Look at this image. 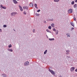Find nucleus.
<instances>
[{"label":"nucleus","mask_w":77,"mask_h":77,"mask_svg":"<svg viewBox=\"0 0 77 77\" xmlns=\"http://www.w3.org/2000/svg\"><path fill=\"white\" fill-rule=\"evenodd\" d=\"M16 14H18V13L16 12H13L11 14V15L12 17H14Z\"/></svg>","instance_id":"1"},{"label":"nucleus","mask_w":77,"mask_h":77,"mask_svg":"<svg viewBox=\"0 0 77 77\" xmlns=\"http://www.w3.org/2000/svg\"><path fill=\"white\" fill-rule=\"evenodd\" d=\"M29 65V61H26L24 63V66H27Z\"/></svg>","instance_id":"2"},{"label":"nucleus","mask_w":77,"mask_h":77,"mask_svg":"<svg viewBox=\"0 0 77 77\" xmlns=\"http://www.w3.org/2000/svg\"><path fill=\"white\" fill-rule=\"evenodd\" d=\"M68 12L69 14H71V13H72V9H70L68 10Z\"/></svg>","instance_id":"3"},{"label":"nucleus","mask_w":77,"mask_h":77,"mask_svg":"<svg viewBox=\"0 0 77 77\" xmlns=\"http://www.w3.org/2000/svg\"><path fill=\"white\" fill-rule=\"evenodd\" d=\"M49 72L52 74V75H55V73L53 70H50Z\"/></svg>","instance_id":"4"},{"label":"nucleus","mask_w":77,"mask_h":77,"mask_svg":"<svg viewBox=\"0 0 77 77\" xmlns=\"http://www.w3.org/2000/svg\"><path fill=\"white\" fill-rule=\"evenodd\" d=\"M75 69V67H72L70 69V71L71 72H73L74 71V69Z\"/></svg>","instance_id":"5"},{"label":"nucleus","mask_w":77,"mask_h":77,"mask_svg":"<svg viewBox=\"0 0 77 77\" xmlns=\"http://www.w3.org/2000/svg\"><path fill=\"white\" fill-rule=\"evenodd\" d=\"M2 76L3 77H7V75L5 73L2 74Z\"/></svg>","instance_id":"6"},{"label":"nucleus","mask_w":77,"mask_h":77,"mask_svg":"<svg viewBox=\"0 0 77 77\" xmlns=\"http://www.w3.org/2000/svg\"><path fill=\"white\" fill-rule=\"evenodd\" d=\"M19 7L20 8V10L21 11H23V9L21 6L20 5H19Z\"/></svg>","instance_id":"7"},{"label":"nucleus","mask_w":77,"mask_h":77,"mask_svg":"<svg viewBox=\"0 0 77 77\" xmlns=\"http://www.w3.org/2000/svg\"><path fill=\"white\" fill-rule=\"evenodd\" d=\"M66 53H66V54H69V53L70 52V51H69V50H67L66 51Z\"/></svg>","instance_id":"8"},{"label":"nucleus","mask_w":77,"mask_h":77,"mask_svg":"<svg viewBox=\"0 0 77 77\" xmlns=\"http://www.w3.org/2000/svg\"><path fill=\"white\" fill-rule=\"evenodd\" d=\"M29 6L30 7H31V8H33V3H31L29 4Z\"/></svg>","instance_id":"9"},{"label":"nucleus","mask_w":77,"mask_h":77,"mask_svg":"<svg viewBox=\"0 0 77 77\" xmlns=\"http://www.w3.org/2000/svg\"><path fill=\"white\" fill-rule=\"evenodd\" d=\"M13 2L15 4H17V3H18V2L16 0H13Z\"/></svg>","instance_id":"10"},{"label":"nucleus","mask_w":77,"mask_h":77,"mask_svg":"<svg viewBox=\"0 0 77 77\" xmlns=\"http://www.w3.org/2000/svg\"><path fill=\"white\" fill-rule=\"evenodd\" d=\"M8 51H11V52H12V51H13V50H12V48L11 49L8 48Z\"/></svg>","instance_id":"11"},{"label":"nucleus","mask_w":77,"mask_h":77,"mask_svg":"<svg viewBox=\"0 0 77 77\" xmlns=\"http://www.w3.org/2000/svg\"><path fill=\"white\" fill-rule=\"evenodd\" d=\"M23 9H28V7L27 6L23 7Z\"/></svg>","instance_id":"12"},{"label":"nucleus","mask_w":77,"mask_h":77,"mask_svg":"<svg viewBox=\"0 0 77 77\" xmlns=\"http://www.w3.org/2000/svg\"><path fill=\"white\" fill-rule=\"evenodd\" d=\"M49 41H54V38H49Z\"/></svg>","instance_id":"13"},{"label":"nucleus","mask_w":77,"mask_h":77,"mask_svg":"<svg viewBox=\"0 0 77 77\" xmlns=\"http://www.w3.org/2000/svg\"><path fill=\"white\" fill-rule=\"evenodd\" d=\"M46 31L47 32H49V33H51V32L48 29H46Z\"/></svg>","instance_id":"14"},{"label":"nucleus","mask_w":77,"mask_h":77,"mask_svg":"<svg viewBox=\"0 0 77 77\" xmlns=\"http://www.w3.org/2000/svg\"><path fill=\"white\" fill-rule=\"evenodd\" d=\"M66 35H67V36L68 37H70V34L69 33H67L66 34Z\"/></svg>","instance_id":"15"},{"label":"nucleus","mask_w":77,"mask_h":77,"mask_svg":"<svg viewBox=\"0 0 77 77\" xmlns=\"http://www.w3.org/2000/svg\"><path fill=\"white\" fill-rule=\"evenodd\" d=\"M34 6L35 8H36V9H38V7H37V4H35Z\"/></svg>","instance_id":"16"},{"label":"nucleus","mask_w":77,"mask_h":77,"mask_svg":"<svg viewBox=\"0 0 77 77\" xmlns=\"http://www.w3.org/2000/svg\"><path fill=\"white\" fill-rule=\"evenodd\" d=\"M71 25L73 26V27H74V24L73 23V22H71L70 23Z\"/></svg>","instance_id":"17"},{"label":"nucleus","mask_w":77,"mask_h":77,"mask_svg":"<svg viewBox=\"0 0 77 77\" xmlns=\"http://www.w3.org/2000/svg\"><path fill=\"white\" fill-rule=\"evenodd\" d=\"M54 2H59L60 1V0H54Z\"/></svg>","instance_id":"18"},{"label":"nucleus","mask_w":77,"mask_h":77,"mask_svg":"<svg viewBox=\"0 0 77 77\" xmlns=\"http://www.w3.org/2000/svg\"><path fill=\"white\" fill-rule=\"evenodd\" d=\"M54 23H53L51 24V26L52 27H54Z\"/></svg>","instance_id":"19"},{"label":"nucleus","mask_w":77,"mask_h":77,"mask_svg":"<svg viewBox=\"0 0 77 77\" xmlns=\"http://www.w3.org/2000/svg\"><path fill=\"white\" fill-rule=\"evenodd\" d=\"M47 50H46L44 52V54H46L47 53Z\"/></svg>","instance_id":"20"},{"label":"nucleus","mask_w":77,"mask_h":77,"mask_svg":"<svg viewBox=\"0 0 77 77\" xmlns=\"http://www.w3.org/2000/svg\"><path fill=\"white\" fill-rule=\"evenodd\" d=\"M49 71H50V70H52L51 69H52V68L51 67H50L49 68Z\"/></svg>","instance_id":"21"},{"label":"nucleus","mask_w":77,"mask_h":77,"mask_svg":"<svg viewBox=\"0 0 77 77\" xmlns=\"http://www.w3.org/2000/svg\"><path fill=\"white\" fill-rule=\"evenodd\" d=\"M74 8H77V4H75L74 5Z\"/></svg>","instance_id":"22"},{"label":"nucleus","mask_w":77,"mask_h":77,"mask_svg":"<svg viewBox=\"0 0 77 77\" xmlns=\"http://www.w3.org/2000/svg\"><path fill=\"white\" fill-rule=\"evenodd\" d=\"M58 33H59V31H58V30H57V31H56L55 32L56 35H57L58 34Z\"/></svg>","instance_id":"23"},{"label":"nucleus","mask_w":77,"mask_h":77,"mask_svg":"<svg viewBox=\"0 0 77 77\" xmlns=\"http://www.w3.org/2000/svg\"><path fill=\"white\" fill-rule=\"evenodd\" d=\"M74 29V28L73 27L71 28V29H70V31H72Z\"/></svg>","instance_id":"24"},{"label":"nucleus","mask_w":77,"mask_h":77,"mask_svg":"<svg viewBox=\"0 0 77 77\" xmlns=\"http://www.w3.org/2000/svg\"><path fill=\"white\" fill-rule=\"evenodd\" d=\"M12 47V45L11 44H10L9 46H8V48H11Z\"/></svg>","instance_id":"25"},{"label":"nucleus","mask_w":77,"mask_h":77,"mask_svg":"<svg viewBox=\"0 0 77 77\" xmlns=\"http://www.w3.org/2000/svg\"><path fill=\"white\" fill-rule=\"evenodd\" d=\"M48 29H51V26H50L48 27Z\"/></svg>","instance_id":"26"},{"label":"nucleus","mask_w":77,"mask_h":77,"mask_svg":"<svg viewBox=\"0 0 77 77\" xmlns=\"http://www.w3.org/2000/svg\"><path fill=\"white\" fill-rule=\"evenodd\" d=\"M35 15H36V16L38 17V16H39V14H38V13H36Z\"/></svg>","instance_id":"27"},{"label":"nucleus","mask_w":77,"mask_h":77,"mask_svg":"<svg viewBox=\"0 0 77 77\" xmlns=\"http://www.w3.org/2000/svg\"><path fill=\"white\" fill-rule=\"evenodd\" d=\"M6 27H7V25H3V27L5 28Z\"/></svg>","instance_id":"28"},{"label":"nucleus","mask_w":77,"mask_h":77,"mask_svg":"<svg viewBox=\"0 0 77 77\" xmlns=\"http://www.w3.org/2000/svg\"><path fill=\"white\" fill-rule=\"evenodd\" d=\"M74 1H72V2H71V5H74Z\"/></svg>","instance_id":"29"},{"label":"nucleus","mask_w":77,"mask_h":77,"mask_svg":"<svg viewBox=\"0 0 77 77\" xmlns=\"http://www.w3.org/2000/svg\"><path fill=\"white\" fill-rule=\"evenodd\" d=\"M2 9H6V7H3V8H2Z\"/></svg>","instance_id":"30"},{"label":"nucleus","mask_w":77,"mask_h":77,"mask_svg":"<svg viewBox=\"0 0 77 77\" xmlns=\"http://www.w3.org/2000/svg\"><path fill=\"white\" fill-rule=\"evenodd\" d=\"M67 59H69V58H70V56H67Z\"/></svg>","instance_id":"31"},{"label":"nucleus","mask_w":77,"mask_h":77,"mask_svg":"<svg viewBox=\"0 0 77 77\" xmlns=\"http://www.w3.org/2000/svg\"><path fill=\"white\" fill-rule=\"evenodd\" d=\"M53 20H54V19H53V18H52V19H51L49 20V21H53Z\"/></svg>","instance_id":"32"},{"label":"nucleus","mask_w":77,"mask_h":77,"mask_svg":"<svg viewBox=\"0 0 77 77\" xmlns=\"http://www.w3.org/2000/svg\"><path fill=\"white\" fill-rule=\"evenodd\" d=\"M53 31H55V32H56V29L53 28Z\"/></svg>","instance_id":"33"},{"label":"nucleus","mask_w":77,"mask_h":77,"mask_svg":"<svg viewBox=\"0 0 77 77\" xmlns=\"http://www.w3.org/2000/svg\"><path fill=\"white\" fill-rule=\"evenodd\" d=\"M73 19L74 21H76V18L75 17H74Z\"/></svg>","instance_id":"34"},{"label":"nucleus","mask_w":77,"mask_h":77,"mask_svg":"<svg viewBox=\"0 0 77 77\" xmlns=\"http://www.w3.org/2000/svg\"><path fill=\"white\" fill-rule=\"evenodd\" d=\"M33 33H35V29H33Z\"/></svg>","instance_id":"35"},{"label":"nucleus","mask_w":77,"mask_h":77,"mask_svg":"<svg viewBox=\"0 0 77 77\" xmlns=\"http://www.w3.org/2000/svg\"><path fill=\"white\" fill-rule=\"evenodd\" d=\"M41 11L40 10H38L37 11V12H39Z\"/></svg>","instance_id":"36"},{"label":"nucleus","mask_w":77,"mask_h":77,"mask_svg":"<svg viewBox=\"0 0 77 77\" xmlns=\"http://www.w3.org/2000/svg\"><path fill=\"white\" fill-rule=\"evenodd\" d=\"M23 14H24L25 15H26V12L25 11H24V12H23Z\"/></svg>","instance_id":"37"},{"label":"nucleus","mask_w":77,"mask_h":77,"mask_svg":"<svg viewBox=\"0 0 77 77\" xmlns=\"http://www.w3.org/2000/svg\"><path fill=\"white\" fill-rule=\"evenodd\" d=\"M44 23H45V24H46V23H47L46 21H45V20L44 21Z\"/></svg>","instance_id":"38"},{"label":"nucleus","mask_w":77,"mask_h":77,"mask_svg":"<svg viewBox=\"0 0 77 77\" xmlns=\"http://www.w3.org/2000/svg\"><path fill=\"white\" fill-rule=\"evenodd\" d=\"M0 32H2V30L0 29Z\"/></svg>","instance_id":"39"},{"label":"nucleus","mask_w":77,"mask_h":77,"mask_svg":"<svg viewBox=\"0 0 77 77\" xmlns=\"http://www.w3.org/2000/svg\"><path fill=\"white\" fill-rule=\"evenodd\" d=\"M1 8H3V5H1Z\"/></svg>","instance_id":"40"},{"label":"nucleus","mask_w":77,"mask_h":77,"mask_svg":"<svg viewBox=\"0 0 77 77\" xmlns=\"http://www.w3.org/2000/svg\"><path fill=\"white\" fill-rule=\"evenodd\" d=\"M75 3H77V0H75Z\"/></svg>","instance_id":"41"},{"label":"nucleus","mask_w":77,"mask_h":77,"mask_svg":"<svg viewBox=\"0 0 77 77\" xmlns=\"http://www.w3.org/2000/svg\"><path fill=\"white\" fill-rule=\"evenodd\" d=\"M47 37V38H48V36H47V35H46Z\"/></svg>","instance_id":"42"},{"label":"nucleus","mask_w":77,"mask_h":77,"mask_svg":"<svg viewBox=\"0 0 77 77\" xmlns=\"http://www.w3.org/2000/svg\"><path fill=\"white\" fill-rule=\"evenodd\" d=\"M14 31H15V29H14Z\"/></svg>","instance_id":"43"},{"label":"nucleus","mask_w":77,"mask_h":77,"mask_svg":"<svg viewBox=\"0 0 77 77\" xmlns=\"http://www.w3.org/2000/svg\"><path fill=\"white\" fill-rule=\"evenodd\" d=\"M17 0L18 1H19V0Z\"/></svg>","instance_id":"44"}]
</instances>
